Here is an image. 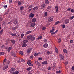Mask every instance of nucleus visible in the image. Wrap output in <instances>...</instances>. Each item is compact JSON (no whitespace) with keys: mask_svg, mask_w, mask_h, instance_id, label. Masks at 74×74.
I'll return each instance as SVG.
<instances>
[{"mask_svg":"<svg viewBox=\"0 0 74 74\" xmlns=\"http://www.w3.org/2000/svg\"><path fill=\"white\" fill-rule=\"evenodd\" d=\"M69 23V19H66L65 21V24H67Z\"/></svg>","mask_w":74,"mask_h":74,"instance_id":"4468645a","label":"nucleus"},{"mask_svg":"<svg viewBox=\"0 0 74 74\" xmlns=\"http://www.w3.org/2000/svg\"><path fill=\"white\" fill-rule=\"evenodd\" d=\"M27 64H28V65H29L30 66H33V64H31L29 61H28V62H27Z\"/></svg>","mask_w":74,"mask_h":74,"instance_id":"6e6552de","label":"nucleus"},{"mask_svg":"<svg viewBox=\"0 0 74 74\" xmlns=\"http://www.w3.org/2000/svg\"><path fill=\"white\" fill-rule=\"evenodd\" d=\"M3 31H4V30L2 29L0 31V34H2V33L3 32Z\"/></svg>","mask_w":74,"mask_h":74,"instance_id":"de8ad7c7","label":"nucleus"},{"mask_svg":"<svg viewBox=\"0 0 74 74\" xmlns=\"http://www.w3.org/2000/svg\"><path fill=\"white\" fill-rule=\"evenodd\" d=\"M22 47L23 48H25L26 47V46H27V44L26 43H23V44L22 45Z\"/></svg>","mask_w":74,"mask_h":74,"instance_id":"9d476101","label":"nucleus"},{"mask_svg":"<svg viewBox=\"0 0 74 74\" xmlns=\"http://www.w3.org/2000/svg\"><path fill=\"white\" fill-rule=\"evenodd\" d=\"M71 12H74V9H71Z\"/></svg>","mask_w":74,"mask_h":74,"instance_id":"4d7b16f0","label":"nucleus"},{"mask_svg":"<svg viewBox=\"0 0 74 74\" xmlns=\"http://www.w3.org/2000/svg\"><path fill=\"white\" fill-rule=\"evenodd\" d=\"M32 31H28L26 32V34H30V33H32Z\"/></svg>","mask_w":74,"mask_h":74,"instance_id":"bb28decb","label":"nucleus"},{"mask_svg":"<svg viewBox=\"0 0 74 74\" xmlns=\"http://www.w3.org/2000/svg\"><path fill=\"white\" fill-rule=\"evenodd\" d=\"M55 51L56 53H58V49H57L56 47L55 48Z\"/></svg>","mask_w":74,"mask_h":74,"instance_id":"473e14b6","label":"nucleus"},{"mask_svg":"<svg viewBox=\"0 0 74 74\" xmlns=\"http://www.w3.org/2000/svg\"><path fill=\"white\" fill-rule=\"evenodd\" d=\"M4 55V52H0V55Z\"/></svg>","mask_w":74,"mask_h":74,"instance_id":"ea45409f","label":"nucleus"},{"mask_svg":"<svg viewBox=\"0 0 74 74\" xmlns=\"http://www.w3.org/2000/svg\"><path fill=\"white\" fill-rule=\"evenodd\" d=\"M61 26L62 27V28H63V29H64V28L65 27H66L65 26V25H62V24H61Z\"/></svg>","mask_w":74,"mask_h":74,"instance_id":"f704fd0d","label":"nucleus"},{"mask_svg":"<svg viewBox=\"0 0 74 74\" xmlns=\"http://www.w3.org/2000/svg\"><path fill=\"white\" fill-rule=\"evenodd\" d=\"M47 61H45L42 62V64H47Z\"/></svg>","mask_w":74,"mask_h":74,"instance_id":"e433bc0d","label":"nucleus"},{"mask_svg":"<svg viewBox=\"0 0 74 74\" xmlns=\"http://www.w3.org/2000/svg\"><path fill=\"white\" fill-rule=\"evenodd\" d=\"M47 9L48 10H49L51 9V7L50 6H48L47 7Z\"/></svg>","mask_w":74,"mask_h":74,"instance_id":"c03bdc74","label":"nucleus"},{"mask_svg":"<svg viewBox=\"0 0 74 74\" xmlns=\"http://www.w3.org/2000/svg\"><path fill=\"white\" fill-rule=\"evenodd\" d=\"M58 30H57L56 31H55L54 32H52L51 33V35H53L54 34L56 33L57 32H58Z\"/></svg>","mask_w":74,"mask_h":74,"instance_id":"5701e85b","label":"nucleus"},{"mask_svg":"<svg viewBox=\"0 0 74 74\" xmlns=\"http://www.w3.org/2000/svg\"><path fill=\"white\" fill-rule=\"evenodd\" d=\"M40 52H39L38 53H35L34 54V56H37L38 55H39V54H40Z\"/></svg>","mask_w":74,"mask_h":74,"instance_id":"a878e982","label":"nucleus"},{"mask_svg":"<svg viewBox=\"0 0 74 74\" xmlns=\"http://www.w3.org/2000/svg\"><path fill=\"white\" fill-rule=\"evenodd\" d=\"M68 63H69V62H68V61H66L65 63V65H67V64H68Z\"/></svg>","mask_w":74,"mask_h":74,"instance_id":"3c124183","label":"nucleus"},{"mask_svg":"<svg viewBox=\"0 0 74 74\" xmlns=\"http://www.w3.org/2000/svg\"><path fill=\"white\" fill-rule=\"evenodd\" d=\"M63 52H64V53H66L67 52V51L66 50V49H64L63 50Z\"/></svg>","mask_w":74,"mask_h":74,"instance_id":"72a5a7b5","label":"nucleus"},{"mask_svg":"<svg viewBox=\"0 0 74 74\" xmlns=\"http://www.w3.org/2000/svg\"><path fill=\"white\" fill-rule=\"evenodd\" d=\"M13 22L14 23L15 25H17L18 24V21L16 18H14L13 19Z\"/></svg>","mask_w":74,"mask_h":74,"instance_id":"f257e3e1","label":"nucleus"},{"mask_svg":"<svg viewBox=\"0 0 74 74\" xmlns=\"http://www.w3.org/2000/svg\"><path fill=\"white\" fill-rule=\"evenodd\" d=\"M8 68V65H6L5 66H4L3 68V69L4 70H5L6 69H7Z\"/></svg>","mask_w":74,"mask_h":74,"instance_id":"393cba45","label":"nucleus"},{"mask_svg":"<svg viewBox=\"0 0 74 74\" xmlns=\"http://www.w3.org/2000/svg\"><path fill=\"white\" fill-rule=\"evenodd\" d=\"M7 5H5L4 6V7L5 9H6V8H7Z\"/></svg>","mask_w":74,"mask_h":74,"instance_id":"e2e57ef3","label":"nucleus"},{"mask_svg":"<svg viewBox=\"0 0 74 74\" xmlns=\"http://www.w3.org/2000/svg\"><path fill=\"white\" fill-rule=\"evenodd\" d=\"M18 27L17 26L14 27L12 28V30L13 31H14L15 30H16V29H18Z\"/></svg>","mask_w":74,"mask_h":74,"instance_id":"9b49d317","label":"nucleus"},{"mask_svg":"<svg viewBox=\"0 0 74 74\" xmlns=\"http://www.w3.org/2000/svg\"><path fill=\"white\" fill-rule=\"evenodd\" d=\"M46 53L47 54V55H49V54H52V52L48 51Z\"/></svg>","mask_w":74,"mask_h":74,"instance_id":"6ab92c4d","label":"nucleus"},{"mask_svg":"<svg viewBox=\"0 0 74 74\" xmlns=\"http://www.w3.org/2000/svg\"><path fill=\"white\" fill-rule=\"evenodd\" d=\"M19 53L21 55H23V52L22 51H20Z\"/></svg>","mask_w":74,"mask_h":74,"instance_id":"09e8293b","label":"nucleus"},{"mask_svg":"<svg viewBox=\"0 0 74 74\" xmlns=\"http://www.w3.org/2000/svg\"><path fill=\"white\" fill-rule=\"evenodd\" d=\"M19 71H15L14 73V74H19Z\"/></svg>","mask_w":74,"mask_h":74,"instance_id":"79ce46f5","label":"nucleus"},{"mask_svg":"<svg viewBox=\"0 0 74 74\" xmlns=\"http://www.w3.org/2000/svg\"><path fill=\"white\" fill-rule=\"evenodd\" d=\"M56 72L57 73H58V74H60L62 72L60 70H59L57 71Z\"/></svg>","mask_w":74,"mask_h":74,"instance_id":"49530a36","label":"nucleus"},{"mask_svg":"<svg viewBox=\"0 0 74 74\" xmlns=\"http://www.w3.org/2000/svg\"><path fill=\"white\" fill-rule=\"evenodd\" d=\"M10 41L11 42L12 44H15L16 41L12 39L10 40Z\"/></svg>","mask_w":74,"mask_h":74,"instance_id":"4be33fe9","label":"nucleus"},{"mask_svg":"<svg viewBox=\"0 0 74 74\" xmlns=\"http://www.w3.org/2000/svg\"><path fill=\"white\" fill-rule=\"evenodd\" d=\"M48 45L47 43H45L44 44L43 47L44 48H47L48 47Z\"/></svg>","mask_w":74,"mask_h":74,"instance_id":"ddd939ff","label":"nucleus"},{"mask_svg":"<svg viewBox=\"0 0 74 74\" xmlns=\"http://www.w3.org/2000/svg\"><path fill=\"white\" fill-rule=\"evenodd\" d=\"M36 21V18H34L32 20V22H34Z\"/></svg>","mask_w":74,"mask_h":74,"instance_id":"cd10ccee","label":"nucleus"},{"mask_svg":"<svg viewBox=\"0 0 74 74\" xmlns=\"http://www.w3.org/2000/svg\"><path fill=\"white\" fill-rule=\"evenodd\" d=\"M35 63L36 65H38V64H40L38 61H35Z\"/></svg>","mask_w":74,"mask_h":74,"instance_id":"58836bf2","label":"nucleus"},{"mask_svg":"<svg viewBox=\"0 0 74 74\" xmlns=\"http://www.w3.org/2000/svg\"><path fill=\"white\" fill-rule=\"evenodd\" d=\"M72 70H74V66H73L72 67Z\"/></svg>","mask_w":74,"mask_h":74,"instance_id":"774afa93","label":"nucleus"},{"mask_svg":"<svg viewBox=\"0 0 74 74\" xmlns=\"http://www.w3.org/2000/svg\"><path fill=\"white\" fill-rule=\"evenodd\" d=\"M11 49H12V48H11V47H10L9 48H8V50H7V51L8 52H10L11 50Z\"/></svg>","mask_w":74,"mask_h":74,"instance_id":"a211bd4d","label":"nucleus"},{"mask_svg":"<svg viewBox=\"0 0 74 74\" xmlns=\"http://www.w3.org/2000/svg\"><path fill=\"white\" fill-rule=\"evenodd\" d=\"M35 39L36 38H35V37H34V36H32L30 40L31 41H34Z\"/></svg>","mask_w":74,"mask_h":74,"instance_id":"f3484780","label":"nucleus"},{"mask_svg":"<svg viewBox=\"0 0 74 74\" xmlns=\"http://www.w3.org/2000/svg\"><path fill=\"white\" fill-rule=\"evenodd\" d=\"M55 8L56 9V12H58V11H59V7L58 6H56Z\"/></svg>","mask_w":74,"mask_h":74,"instance_id":"dca6fc26","label":"nucleus"},{"mask_svg":"<svg viewBox=\"0 0 74 74\" xmlns=\"http://www.w3.org/2000/svg\"><path fill=\"white\" fill-rule=\"evenodd\" d=\"M53 18L50 17L48 19V21L49 22H52V21H53Z\"/></svg>","mask_w":74,"mask_h":74,"instance_id":"f8f14e48","label":"nucleus"},{"mask_svg":"<svg viewBox=\"0 0 74 74\" xmlns=\"http://www.w3.org/2000/svg\"><path fill=\"white\" fill-rule=\"evenodd\" d=\"M45 29H46V27H43L42 29V30H45Z\"/></svg>","mask_w":74,"mask_h":74,"instance_id":"864d4df0","label":"nucleus"},{"mask_svg":"<svg viewBox=\"0 0 74 74\" xmlns=\"http://www.w3.org/2000/svg\"><path fill=\"white\" fill-rule=\"evenodd\" d=\"M42 38V36H40L37 38L38 40H40Z\"/></svg>","mask_w":74,"mask_h":74,"instance_id":"a19ab883","label":"nucleus"},{"mask_svg":"<svg viewBox=\"0 0 74 74\" xmlns=\"http://www.w3.org/2000/svg\"><path fill=\"white\" fill-rule=\"evenodd\" d=\"M45 6H46V5L45 4H43L41 6V8L42 9H43L45 7Z\"/></svg>","mask_w":74,"mask_h":74,"instance_id":"1a4fd4ad","label":"nucleus"},{"mask_svg":"<svg viewBox=\"0 0 74 74\" xmlns=\"http://www.w3.org/2000/svg\"><path fill=\"white\" fill-rule=\"evenodd\" d=\"M55 32V27H53L52 28V30H50L49 33H52V32Z\"/></svg>","mask_w":74,"mask_h":74,"instance_id":"423d86ee","label":"nucleus"},{"mask_svg":"<svg viewBox=\"0 0 74 74\" xmlns=\"http://www.w3.org/2000/svg\"><path fill=\"white\" fill-rule=\"evenodd\" d=\"M59 23H60V22L59 21H58L56 22L55 25H58V24H59Z\"/></svg>","mask_w":74,"mask_h":74,"instance_id":"7c9ffc66","label":"nucleus"},{"mask_svg":"<svg viewBox=\"0 0 74 74\" xmlns=\"http://www.w3.org/2000/svg\"><path fill=\"white\" fill-rule=\"evenodd\" d=\"M37 10H38V8L37 7H35L33 9V11H36Z\"/></svg>","mask_w":74,"mask_h":74,"instance_id":"aec40b11","label":"nucleus"},{"mask_svg":"<svg viewBox=\"0 0 74 74\" xmlns=\"http://www.w3.org/2000/svg\"><path fill=\"white\" fill-rule=\"evenodd\" d=\"M33 58V55H32L30 57V59H32V58Z\"/></svg>","mask_w":74,"mask_h":74,"instance_id":"69168bd1","label":"nucleus"},{"mask_svg":"<svg viewBox=\"0 0 74 74\" xmlns=\"http://www.w3.org/2000/svg\"><path fill=\"white\" fill-rule=\"evenodd\" d=\"M53 68L54 70H55V69H56V66H53Z\"/></svg>","mask_w":74,"mask_h":74,"instance_id":"052dcab7","label":"nucleus"},{"mask_svg":"<svg viewBox=\"0 0 74 74\" xmlns=\"http://www.w3.org/2000/svg\"><path fill=\"white\" fill-rule=\"evenodd\" d=\"M10 63V61H8L6 62V64H8Z\"/></svg>","mask_w":74,"mask_h":74,"instance_id":"6e6d98bb","label":"nucleus"},{"mask_svg":"<svg viewBox=\"0 0 74 74\" xmlns=\"http://www.w3.org/2000/svg\"><path fill=\"white\" fill-rule=\"evenodd\" d=\"M12 56H14V57H17V56L15 55V53H13L12 54Z\"/></svg>","mask_w":74,"mask_h":74,"instance_id":"603ef678","label":"nucleus"},{"mask_svg":"<svg viewBox=\"0 0 74 74\" xmlns=\"http://www.w3.org/2000/svg\"><path fill=\"white\" fill-rule=\"evenodd\" d=\"M11 3H12V0H9V4H11Z\"/></svg>","mask_w":74,"mask_h":74,"instance_id":"5fc2aeb1","label":"nucleus"},{"mask_svg":"<svg viewBox=\"0 0 74 74\" xmlns=\"http://www.w3.org/2000/svg\"><path fill=\"white\" fill-rule=\"evenodd\" d=\"M32 7V5H29L28 6V9H30V8H31Z\"/></svg>","mask_w":74,"mask_h":74,"instance_id":"c9c22d12","label":"nucleus"},{"mask_svg":"<svg viewBox=\"0 0 74 74\" xmlns=\"http://www.w3.org/2000/svg\"><path fill=\"white\" fill-rule=\"evenodd\" d=\"M36 25V23L34 22L32 23L31 24V26H30V27H34Z\"/></svg>","mask_w":74,"mask_h":74,"instance_id":"39448f33","label":"nucleus"},{"mask_svg":"<svg viewBox=\"0 0 74 74\" xmlns=\"http://www.w3.org/2000/svg\"><path fill=\"white\" fill-rule=\"evenodd\" d=\"M31 50H32V48H29V49H28L27 52H28V54L29 55L30 53V52H31Z\"/></svg>","mask_w":74,"mask_h":74,"instance_id":"0eeeda50","label":"nucleus"},{"mask_svg":"<svg viewBox=\"0 0 74 74\" xmlns=\"http://www.w3.org/2000/svg\"><path fill=\"white\" fill-rule=\"evenodd\" d=\"M59 58L60 60H63L64 59V56L62 55L61 54H59Z\"/></svg>","mask_w":74,"mask_h":74,"instance_id":"f03ea898","label":"nucleus"},{"mask_svg":"<svg viewBox=\"0 0 74 74\" xmlns=\"http://www.w3.org/2000/svg\"><path fill=\"white\" fill-rule=\"evenodd\" d=\"M51 67H49L48 68V70H51Z\"/></svg>","mask_w":74,"mask_h":74,"instance_id":"338daca9","label":"nucleus"},{"mask_svg":"<svg viewBox=\"0 0 74 74\" xmlns=\"http://www.w3.org/2000/svg\"><path fill=\"white\" fill-rule=\"evenodd\" d=\"M24 8V7L23 6H21L20 7V10H22Z\"/></svg>","mask_w":74,"mask_h":74,"instance_id":"37998d69","label":"nucleus"},{"mask_svg":"<svg viewBox=\"0 0 74 74\" xmlns=\"http://www.w3.org/2000/svg\"><path fill=\"white\" fill-rule=\"evenodd\" d=\"M71 8H69L67 10V11H70V10H71Z\"/></svg>","mask_w":74,"mask_h":74,"instance_id":"bf43d9fd","label":"nucleus"},{"mask_svg":"<svg viewBox=\"0 0 74 74\" xmlns=\"http://www.w3.org/2000/svg\"><path fill=\"white\" fill-rule=\"evenodd\" d=\"M34 14H33L32 13H31L29 14V18L30 19H31V18H34Z\"/></svg>","mask_w":74,"mask_h":74,"instance_id":"7ed1b4c3","label":"nucleus"},{"mask_svg":"<svg viewBox=\"0 0 74 74\" xmlns=\"http://www.w3.org/2000/svg\"><path fill=\"white\" fill-rule=\"evenodd\" d=\"M24 36V34H21V38H23Z\"/></svg>","mask_w":74,"mask_h":74,"instance_id":"8fccbe9b","label":"nucleus"},{"mask_svg":"<svg viewBox=\"0 0 74 74\" xmlns=\"http://www.w3.org/2000/svg\"><path fill=\"white\" fill-rule=\"evenodd\" d=\"M15 71V68H11L10 70V73H14V71Z\"/></svg>","mask_w":74,"mask_h":74,"instance_id":"20e7f679","label":"nucleus"},{"mask_svg":"<svg viewBox=\"0 0 74 74\" xmlns=\"http://www.w3.org/2000/svg\"><path fill=\"white\" fill-rule=\"evenodd\" d=\"M28 42V40H25L23 41V43H27Z\"/></svg>","mask_w":74,"mask_h":74,"instance_id":"2f4dec72","label":"nucleus"},{"mask_svg":"<svg viewBox=\"0 0 74 74\" xmlns=\"http://www.w3.org/2000/svg\"><path fill=\"white\" fill-rule=\"evenodd\" d=\"M6 60H7V58H5L3 60L4 64H5V63H6Z\"/></svg>","mask_w":74,"mask_h":74,"instance_id":"c756f323","label":"nucleus"},{"mask_svg":"<svg viewBox=\"0 0 74 74\" xmlns=\"http://www.w3.org/2000/svg\"><path fill=\"white\" fill-rule=\"evenodd\" d=\"M58 43H60V42H61V39L60 38L58 40Z\"/></svg>","mask_w":74,"mask_h":74,"instance_id":"a18cd8bd","label":"nucleus"},{"mask_svg":"<svg viewBox=\"0 0 74 74\" xmlns=\"http://www.w3.org/2000/svg\"><path fill=\"white\" fill-rule=\"evenodd\" d=\"M45 16H47V15H48V14L47 13V12H45Z\"/></svg>","mask_w":74,"mask_h":74,"instance_id":"0e129e2a","label":"nucleus"},{"mask_svg":"<svg viewBox=\"0 0 74 74\" xmlns=\"http://www.w3.org/2000/svg\"><path fill=\"white\" fill-rule=\"evenodd\" d=\"M17 3H18V6L21 5V2L19 1H18Z\"/></svg>","mask_w":74,"mask_h":74,"instance_id":"4c0bfd02","label":"nucleus"},{"mask_svg":"<svg viewBox=\"0 0 74 74\" xmlns=\"http://www.w3.org/2000/svg\"><path fill=\"white\" fill-rule=\"evenodd\" d=\"M45 3L46 4H49V1L48 0H45Z\"/></svg>","mask_w":74,"mask_h":74,"instance_id":"b1692460","label":"nucleus"},{"mask_svg":"<svg viewBox=\"0 0 74 74\" xmlns=\"http://www.w3.org/2000/svg\"><path fill=\"white\" fill-rule=\"evenodd\" d=\"M32 36V35H29L27 37V40H30L31 39Z\"/></svg>","mask_w":74,"mask_h":74,"instance_id":"2eb2a0df","label":"nucleus"},{"mask_svg":"<svg viewBox=\"0 0 74 74\" xmlns=\"http://www.w3.org/2000/svg\"><path fill=\"white\" fill-rule=\"evenodd\" d=\"M31 69H32V67H29L28 68L26 69V70H27V71H30Z\"/></svg>","mask_w":74,"mask_h":74,"instance_id":"c85d7f7f","label":"nucleus"},{"mask_svg":"<svg viewBox=\"0 0 74 74\" xmlns=\"http://www.w3.org/2000/svg\"><path fill=\"white\" fill-rule=\"evenodd\" d=\"M74 18V16H73L72 17H71L70 18V19L71 20H72V19H73V18Z\"/></svg>","mask_w":74,"mask_h":74,"instance_id":"13d9d810","label":"nucleus"},{"mask_svg":"<svg viewBox=\"0 0 74 74\" xmlns=\"http://www.w3.org/2000/svg\"><path fill=\"white\" fill-rule=\"evenodd\" d=\"M11 36H14V37H16V36H17L16 35V33L13 34L12 33H11Z\"/></svg>","mask_w":74,"mask_h":74,"instance_id":"412c9836","label":"nucleus"},{"mask_svg":"<svg viewBox=\"0 0 74 74\" xmlns=\"http://www.w3.org/2000/svg\"><path fill=\"white\" fill-rule=\"evenodd\" d=\"M70 44H72L73 42V40H71L70 41Z\"/></svg>","mask_w":74,"mask_h":74,"instance_id":"680f3d73","label":"nucleus"}]
</instances>
